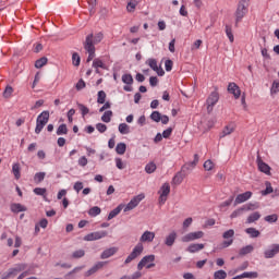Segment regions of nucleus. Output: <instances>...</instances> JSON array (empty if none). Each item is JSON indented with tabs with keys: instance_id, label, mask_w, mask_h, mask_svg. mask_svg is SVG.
Returning <instances> with one entry per match:
<instances>
[{
	"instance_id": "51",
	"label": "nucleus",
	"mask_w": 279,
	"mask_h": 279,
	"mask_svg": "<svg viewBox=\"0 0 279 279\" xmlns=\"http://www.w3.org/2000/svg\"><path fill=\"white\" fill-rule=\"evenodd\" d=\"M97 104H106V92L104 90L98 92Z\"/></svg>"
},
{
	"instance_id": "57",
	"label": "nucleus",
	"mask_w": 279,
	"mask_h": 279,
	"mask_svg": "<svg viewBox=\"0 0 279 279\" xmlns=\"http://www.w3.org/2000/svg\"><path fill=\"white\" fill-rule=\"evenodd\" d=\"M73 189L76 193H80L84 189V183L82 181H76L73 185Z\"/></svg>"
},
{
	"instance_id": "22",
	"label": "nucleus",
	"mask_w": 279,
	"mask_h": 279,
	"mask_svg": "<svg viewBox=\"0 0 279 279\" xmlns=\"http://www.w3.org/2000/svg\"><path fill=\"white\" fill-rule=\"evenodd\" d=\"M257 167L262 173H265L266 175H271V167H269V165H267L266 162L258 160Z\"/></svg>"
},
{
	"instance_id": "49",
	"label": "nucleus",
	"mask_w": 279,
	"mask_h": 279,
	"mask_svg": "<svg viewBox=\"0 0 279 279\" xmlns=\"http://www.w3.org/2000/svg\"><path fill=\"white\" fill-rule=\"evenodd\" d=\"M157 167H156V163L155 162H148L146 166H145V171L146 173H154V171H156Z\"/></svg>"
},
{
	"instance_id": "27",
	"label": "nucleus",
	"mask_w": 279,
	"mask_h": 279,
	"mask_svg": "<svg viewBox=\"0 0 279 279\" xmlns=\"http://www.w3.org/2000/svg\"><path fill=\"white\" fill-rule=\"evenodd\" d=\"M92 66L93 69H96V73H99V69H107L104 61L99 58L94 59Z\"/></svg>"
},
{
	"instance_id": "26",
	"label": "nucleus",
	"mask_w": 279,
	"mask_h": 279,
	"mask_svg": "<svg viewBox=\"0 0 279 279\" xmlns=\"http://www.w3.org/2000/svg\"><path fill=\"white\" fill-rule=\"evenodd\" d=\"M123 210V204H120L117 206V208H114L113 210H111L108 215V221L114 219V217H117L118 215H120V213Z\"/></svg>"
},
{
	"instance_id": "50",
	"label": "nucleus",
	"mask_w": 279,
	"mask_h": 279,
	"mask_svg": "<svg viewBox=\"0 0 279 279\" xmlns=\"http://www.w3.org/2000/svg\"><path fill=\"white\" fill-rule=\"evenodd\" d=\"M114 162H116L117 169L123 170L126 167L125 162H123V159H121L120 157H117L114 159Z\"/></svg>"
},
{
	"instance_id": "63",
	"label": "nucleus",
	"mask_w": 279,
	"mask_h": 279,
	"mask_svg": "<svg viewBox=\"0 0 279 279\" xmlns=\"http://www.w3.org/2000/svg\"><path fill=\"white\" fill-rule=\"evenodd\" d=\"M75 116V109H70L66 113L69 123H73V117Z\"/></svg>"
},
{
	"instance_id": "21",
	"label": "nucleus",
	"mask_w": 279,
	"mask_h": 279,
	"mask_svg": "<svg viewBox=\"0 0 279 279\" xmlns=\"http://www.w3.org/2000/svg\"><path fill=\"white\" fill-rule=\"evenodd\" d=\"M184 178H186V171H182L181 168V171L177 172L175 175L173 177L172 184L179 186V184L184 181Z\"/></svg>"
},
{
	"instance_id": "46",
	"label": "nucleus",
	"mask_w": 279,
	"mask_h": 279,
	"mask_svg": "<svg viewBox=\"0 0 279 279\" xmlns=\"http://www.w3.org/2000/svg\"><path fill=\"white\" fill-rule=\"evenodd\" d=\"M86 256V251L84 250H77L72 253V258H84Z\"/></svg>"
},
{
	"instance_id": "17",
	"label": "nucleus",
	"mask_w": 279,
	"mask_h": 279,
	"mask_svg": "<svg viewBox=\"0 0 279 279\" xmlns=\"http://www.w3.org/2000/svg\"><path fill=\"white\" fill-rule=\"evenodd\" d=\"M11 213L19 215V213H27V207L21 203H13L10 206Z\"/></svg>"
},
{
	"instance_id": "14",
	"label": "nucleus",
	"mask_w": 279,
	"mask_h": 279,
	"mask_svg": "<svg viewBox=\"0 0 279 279\" xmlns=\"http://www.w3.org/2000/svg\"><path fill=\"white\" fill-rule=\"evenodd\" d=\"M251 198H252V192L251 191L239 194L235 197L234 206H239V204H243V203L247 202V199H251Z\"/></svg>"
},
{
	"instance_id": "38",
	"label": "nucleus",
	"mask_w": 279,
	"mask_h": 279,
	"mask_svg": "<svg viewBox=\"0 0 279 279\" xmlns=\"http://www.w3.org/2000/svg\"><path fill=\"white\" fill-rule=\"evenodd\" d=\"M47 175L46 172H37L34 175V182H36V184H40V182H43V180H45V177Z\"/></svg>"
},
{
	"instance_id": "4",
	"label": "nucleus",
	"mask_w": 279,
	"mask_h": 279,
	"mask_svg": "<svg viewBox=\"0 0 279 279\" xmlns=\"http://www.w3.org/2000/svg\"><path fill=\"white\" fill-rule=\"evenodd\" d=\"M84 49L88 53L87 62L93 61L95 59V45L93 44V34L86 36Z\"/></svg>"
},
{
	"instance_id": "61",
	"label": "nucleus",
	"mask_w": 279,
	"mask_h": 279,
	"mask_svg": "<svg viewBox=\"0 0 279 279\" xmlns=\"http://www.w3.org/2000/svg\"><path fill=\"white\" fill-rule=\"evenodd\" d=\"M96 130H98L100 132V134H104V132H106V130H108V126L104 123H97Z\"/></svg>"
},
{
	"instance_id": "12",
	"label": "nucleus",
	"mask_w": 279,
	"mask_h": 279,
	"mask_svg": "<svg viewBox=\"0 0 279 279\" xmlns=\"http://www.w3.org/2000/svg\"><path fill=\"white\" fill-rule=\"evenodd\" d=\"M27 269V264H16L14 267L10 268L7 274H9V278H15L21 271H25Z\"/></svg>"
},
{
	"instance_id": "35",
	"label": "nucleus",
	"mask_w": 279,
	"mask_h": 279,
	"mask_svg": "<svg viewBox=\"0 0 279 279\" xmlns=\"http://www.w3.org/2000/svg\"><path fill=\"white\" fill-rule=\"evenodd\" d=\"M65 134H69V129L66 128V124H61L57 129V136H64Z\"/></svg>"
},
{
	"instance_id": "60",
	"label": "nucleus",
	"mask_w": 279,
	"mask_h": 279,
	"mask_svg": "<svg viewBox=\"0 0 279 279\" xmlns=\"http://www.w3.org/2000/svg\"><path fill=\"white\" fill-rule=\"evenodd\" d=\"M277 93H279V83L278 82H274L272 86L270 88V94L271 95H276Z\"/></svg>"
},
{
	"instance_id": "25",
	"label": "nucleus",
	"mask_w": 279,
	"mask_h": 279,
	"mask_svg": "<svg viewBox=\"0 0 279 279\" xmlns=\"http://www.w3.org/2000/svg\"><path fill=\"white\" fill-rule=\"evenodd\" d=\"M234 132V124H228L223 128L222 132L220 133V138H226V136H230Z\"/></svg>"
},
{
	"instance_id": "5",
	"label": "nucleus",
	"mask_w": 279,
	"mask_h": 279,
	"mask_svg": "<svg viewBox=\"0 0 279 279\" xmlns=\"http://www.w3.org/2000/svg\"><path fill=\"white\" fill-rule=\"evenodd\" d=\"M154 260H156V255L144 256L137 264L138 271L143 270V267H146V269H151V267H156V264H154Z\"/></svg>"
},
{
	"instance_id": "52",
	"label": "nucleus",
	"mask_w": 279,
	"mask_h": 279,
	"mask_svg": "<svg viewBox=\"0 0 279 279\" xmlns=\"http://www.w3.org/2000/svg\"><path fill=\"white\" fill-rule=\"evenodd\" d=\"M226 34L227 38H229L230 43H234V35L232 34V27L226 25Z\"/></svg>"
},
{
	"instance_id": "10",
	"label": "nucleus",
	"mask_w": 279,
	"mask_h": 279,
	"mask_svg": "<svg viewBox=\"0 0 279 279\" xmlns=\"http://www.w3.org/2000/svg\"><path fill=\"white\" fill-rule=\"evenodd\" d=\"M171 193V185L169 183H163L159 191V204H165L167 202V197H169V194Z\"/></svg>"
},
{
	"instance_id": "36",
	"label": "nucleus",
	"mask_w": 279,
	"mask_h": 279,
	"mask_svg": "<svg viewBox=\"0 0 279 279\" xmlns=\"http://www.w3.org/2000/svg\"><path fill=\"white\" fill-rule=\"evenodd\" d=\"M89 217H98L101 215V208L99 206H94L88 210Z\"/></svg>"
},
{
	"instance_id": "37",
	"label": "nucleus",
	"mask_w": 279,
	"mask_h": 279,
	"mask_svg": "<svg viewBox=\"0 0 279 279\" xmlns=\"http://www.w3.org/2000/svg\"><path fill=\"white\" fill-rule=\"evenodd\" d=\"M77 108H78L82 117H86V114H88V112H90V109H88V107H86V105H84V104L77 102Z\"/></svg>"
},
{
	"instance_id": "64",
	"label": "nucleus",
	"mask_w": 279,
	"mask_h": 279,
	"mask_svg": "<svg viewBox=\"0 0 279 279\" xmlns=\"http://www.w3.org/2000/svg\"><path fill=\"white\" fill-rule=\"evenodd\" d=\"M86 165H88V159L86 158V156H82V157L78 159V166H80V167H86Z\"/></svg>"
},
{
	"instance_id": "7",
	"label": "nucleus",
	"mask_w": 279,
	"mask_h": 279,
	"mask_svg": "<svg viewBox=\"0 0 279 279\" xmlns=\"http://www.w3.org/2000/svg\"><path fill=\"white\" fill-rule=\"evenodd\" d=\"M142 199H145V194H138L134 196L125 206L123 205L124 213H130V210H134L138 204H141Z\"/></svg>"
},
{
	"instance_id": "42",
	"label": "nucleus",
	"mask_w": 279,
	"mask_h": 279,
	"mask_svg": "<svg viewBox=\"0 0 279 279\" xmlns=\"http://www.w3.org/2000/svg\"><path fill=\"white\" fill-rule=\"evenodd\" d=\"M81 62H82V58L80 57V53L74 52L72 54V64H73V66H80Z\"/></svg>"
},
{
	"instance_id": "41",
	"label": "nucleus",
	"mask_w": 279,
	"mask_h": 279,
	"mask_svg": "<svg viewBox=\"0 0 279 279\" xmlns=\"http://www.w3.org/2000/svg\"><path fill=\"white\" fill-rule=\"evenodd\" d=\"M47 62H48L47 57H43V58L38 59L35 62V69H43V66H45V64H47Z\"/></svg>"
},
{
	"instance_id": "19",
	"label": "nucleus",
	"mask_w": 279,
	"mask_h": 279,
	"mask_svg": "<svg viewBox=\"0 0 279 279\" xmlns=\"http://www.w3.org/2000/svg\"><path fill=\"white\" fill-rule=\"evenodd\" d=\"M205 245L202 243H192L186 247V252L190 254H197V252H202L204 250Z\"/></svg>"
},
{
	"instance_id": "53",
	"label": "nucleus",
	"mask_w": 279,
	"mask_h": 279,
	"mask_svg": "<svg viewBox=\"0 0 279 279\" xmlns=\"http://www.w3.org/2000/svg\"><path fill=\"white\" fill-rule=\"evenodd\" d=\"M33 192L35 193V195H40L41 197H45V195H47V189L45 187H35Z\"/></svg>"
},
{
	"instance_id": "62",
	"label": "nucleus",
	"mask_w": 279,
	"mask_h": 279,
	"mask_svg": "<svg viewBox=\"0 0 279 279\" xmlns=\"http://www.w3.org/2000/svg\"><path fill=\"white\" fill-rule=\"evenodd\" d=\"M165 69H166V71L169 73L170 71H172V69H173V61H171V60H166V62H165Z\"/></svg>"
},
{
	"instance_id": "2",
	"label": "nucleus",
	"mask_w": 279,
	"mask_h": 279,
	"mask_svg": "<svg viewBox=\"0 0 279 279\" xmlns=\"http://www.w3.org/2000/svg\"><path fill=\"white\" fill-rule=\"evenodd\" d=\"M247 8H250V0H240L238 8L235 10V25H239L241 21L245 17V14H247Z\"/></svg>"
},
{
	"instance_id": "9",
	"label": "nucleus",
	"mask_w": 279,
	"mask_h": 279,
	"mask_svg": "<svg viewBox=\"0 0 279 279\" xmlns=\"http://www.w3.org/2000/svg\"><path fill=\"white\" fill-rule=\"evenodd\" d=\"M106 236H108L107 231H95L86 234L84 236V241H99L101 239H106Z\"/></svg>"
},
{
	"instance_id": "32",
	"label": "nucleus",
	"mask_w": 279,
	"mask_h": 279,
	"mask_svg": "<svg viewBox=\"0 0 279 279\" xmlns=\"http://www.w3.org/2000/svg\"><path fill=\"white\" fill-rule=\"evenodd\" d=\"M252 252H254V246L252 244H250V245L243 246L240 250L239 254L241 256H246V254H252Z\"/></svg>"
},
{
	"instance_id": "40",
	"label": "nucleus",
	"mask_w": 279,
	"mask_h": 279,
	"mask_svg": "<svg viewBox=\"0 0 279 279\" xmlns=\"http://www.w3.org/2000/svg\"><path fill=\"white\" fill-rule=\"evenodd\" d=\"M228 278V272L226 270H217L214 272V279H226Z\"/></svg>"
},
{
	"instance_id": "24",
	"label": "nucleus",
	"mask_w": 279,
	"mask_h": 279,
	"mask_svg": "<svg viewBox=\"0 0 279 279\" xmlns=\"http://www.w3.org/2000/svg\"><path fill=\"white\" fill-rule=\"evenodd\" d=\"M243 278H248V279H256L258 278V274L256 271H245L241 275H238L233 277L232 279H243Z\"/></svg>"
},
{
	"instance_id": "8",
	"label": "nucleus",
	"mask_w": 279,
	"mask_h": 279,
	"mask_svg": "<svg viewBox=\"0 0 279 279\" xmlns=\"http://www.w3.org/2000/svg\"><path fill=\"white\" fill-rule=\"evenodd\" d=\"M198 239H204V231H194L186 233L181 238L182 243H191L193 241H198Z\"/></svg>"
},
{
	"instance_id": "6",
	"label": "nucleus",
	"mask_w": 279,
	"mask_h": 279,
	"mask_svg": "<svg viewBox=\"0 0 279 279\" xmlns=\"http://www.w3.org/2000/svg\"><path fill=\"white\" fill-rule=\"evenodd\" d=\"M219 102V93L211 92L210 95L206 99L207 112L210 114L213 112L215 106Z\"/></svg>"
},
{
	"instance_id": "59",
	"label": "nucleus",
	"mask_w": 279,
	"mask_h": 279,
	"mask_svg": "<svg viewBox=\"0 0 279 279\" xmlns=\"http://www.w3.org/2000/svg\"><path fill=\"white\" fill-rule=\"evenodd\" d=\"M234 238V230L229 229L222 234V239H233Z\"/></svg>"
},
{
	"instance_id": "30",
	"label": "nucleus",
	"mask_w": 279,
	"mask_h": 279,
	"mask_svg": "<svg viewBox=\"0 0 279 279\" xmlns=\"http://www.w3.org/2000/svg\"><path fill=\"white\" fill-rule=\"evenodd\" d=\"M118 132H120L122 135H128L132 131L130 130V125H128V123H120L118 126Z\"/></svg>"
},
{
	"instance_id": "39",
	"label": "nucleus",
	"mask_w": 279,
	"mask_h": 279,
	"mask_svg": "<svg viewBox=\"0 0 279 279\" xmlns=\"http://www.w3.org/2000/svg\"><path fill=\"white\" fill-rule=\"evenodd\" d=\"M243 213H245V208L242 206V207L235 209L234 211H232V214L230 215V218L236 219V217H241V215H243Z\"/></svg>"
},
{
	"instance_id": "31",
	"label": "nucleus",
	"mask_w": 279,
	"mask_h": 279,
	"mask_svg": "<svg viewBox=\"0 0 279 279\" xmlns=\"http://www.w3.org/2000/svg\"><path fill=\"white\" fill-rule=\"evenodd\" d=\"M245 232L246 234H250L251 239H258V236H260V231L255 228H247L245 229Z\"/></svg>"
},
{
	"instance_id": "55",
	"label": "nucleus",
	"mask_w": 279,
	"mask_h": 279,
	"mask_svg": "<svg viewBox=\"0 0 279 279\" xmlns=\"http://www.w3.org/2000/svg\"><path fill=\"white\" fill-rule=\"evenodd\" d=\"M204 169L205 171H213V169H215V163L213 162V160L208 159L204 162Z\"/></svg>"
},
{
	"instance_id": "44",
	"label": "nucleus",
	"mask_w": 279,
	"mask_h": 279,
	"mask_svg": "<svg viewBox=\"0 0 279 279\" xmlns=\"http://www.w3.org/2000/svg\"><path fill=\"white\" fill-rule=\"evenodd\" d=\"M161 117H162V114L159 111H153L151 114H150V119L155 123H160Z\"/></svg>"
},
{
	"instance_id": "45",
	"label": "nucleus",
	"mask_w": 279,
	"mask_h": 279,
	"mask_svg": "<svg viewBox=\"0 0 279 279\" xmlns=\"http://www.w3.org/2000/svg\"><path fill=\"white\" fill-rule=\"evenodd\" d=\"M136 5H138V2L136 0H131L126 5V11L134 12L136 10Z\"/></svg>"
},
{
	"instance_id": "23",
	"label": "nucleus",
	"mask_w": 279,
	"mask_h": 279,
	"mask_svg": "<svg viewBox=\"0 0 279 279\" xmlns=\"http://www.w3.org/2000/svg\"><path fill=\"white\" fill-rule=\"evenodd\" d=\"M197 162H199V156L194 155V160L189 163H185L182 167V171H192V169H195V167H197Z\"/></svg>"
},
{
	"instance_id": "48",
	"label": "nucleus",
	"mask_w": 279,
	"mask_h": 279,
	"mask_svg": "<svg viewBox=\"0 0 279 279\" xmlns=\"http://www.w3.org/2000/svg\"><path fill=\"white\" fill-rule=\"evenodd\" d=\"M104 40V33H97L95 36L93 35V45H99V43Z\"/></svg>"
},
{
	"instance_id": "13",
	"label": "nucleus",
	"mask_w": 279,
	"mask_h": 279,
	"mask_svg": "<svg viewBox=\"0 0 279 279\" xmlns=\"http://www.w3.org/2000/svg\"><path fill=\"white\" fill-rule=\"evenodd\" d=\"M107 262H97L93 268L88 269L85 272V278H89V276H93L94 274H97L99 269H104L106 266Z\"/></svg>"
},
{
	"instance_id": "16",
	"label": "nucleus",
	"mask_w": 279,
	"mask_h": 279,
	"mask_svg": "<svg viewBox=\"0 0 279 279\" xmlns=\"http://www.w3.org/2000/svg\"><path fill=\"white\" fill-rule=\"evenodd\" d=\"M117 252H119V248L116 246L106 248L105 251H102V253L100 254V258L102 260H106L107 258H110L112 256H114V254H117Z\"/></svg>"
},
{
	"instance_id": "18",
	"label": "nucleus",
	"mask_w": 279,
	"mask_h": 279,
	"mask_svg": "<svg viewBox=\"0 0 279 279\" xmlns=\"http://www.w3.org/2000/svg\"><path fill=\"white\" fill-rule=\"evenodd\" d=\"M228 93H231V95H233L235 99H239V97H241V88H239V85H236V83H229Z\"/></svg>"
},
{
	"instance_id": "56",
	"label": "nucleus",
	"mask_w": 279,
	"mask_h": 279,
	"mask_svg": "<svg viewBox=\"0 0 279 279\" xmlns=\"http://www.w3.org/2000/svg\"><path fill=\"white\" fill-rule=\"evenodd\" d=\"M265 221H267L268 223H276V221H278V215L272 214V215H268L265 218Z\"/></svg>"
},
{
	"instance_id": "11",
	"label": "nucleus",
	"mask_w": 279,
	"mask_h": 279,
	"mask_svg": "<svg viewBox=\"0 0 279 279\" xmlns=\"http://www.w3.org/2000/svg\"><path fill=\"white\" fill-rule=\"evenodd\" d=\"M122 82L125 84L123 86V90H125V93H132V90H134L132 87V84H134V77H132V74H123Z\"/></svg>"
},
{
	"instance_id": "1",
	"label": "nucleus",
	"mask_w": 279,
	"mask_h": 279,
	"mask_svg": "<svg viewBox=\"0 0 279 279\" xmlns=\"http://www.w3.org/2000/svg\"><path fill=\"white\" fill-rule=\"evenodd\" d=\"M156 239V233L153 231H144L143 234L140 238V242L134 246L133 251L130 253V255L124 260V265H130L132 260H135V258H138L141 254H143V243H151Z\"/></svg>"
},
{
	"instance_id": "33",
	"label": "nucleus",
	"mask_w": 279,
	"mask_h": 279,
	"mask_svg": "<svg viewBox=\"0 0 279 279\" xmlns=\"http://www.w3.org/2000/svg\"><path fill=\"white\" fill-rule=\"evenodd\" d=\"M258 219H260V213L255 211L247 217L246 223H254V221H258Z\"/></svg>"
},
{
	"instance_id": "20",
	"label": "nucleus",
	"mask_w": 279,
	"mask_h": 279,
	"mask_svg": "<svg viewBox=\"0 0 279 279\" xmlns=\"http://www.w3.org/2000/svg\"><path fill=\"white\" fill-rule=\"evenodd\" d=\"M177 239L178 233L175 231L170 232L165 239V245H167V247H173Z\"/></svg>"
},
{
	"instance_id": "54",
	"label": "nucleus",
	"mask_w": 279,
	"mask_h": 279,
	"mask_svg": "<svg viewBox=\"0 0 279 279\" xmlns=\"http://www.w3.org/2000/svg\"><path fill=\"white\" fill-rule=\"evenodd\" d=\"M274 193V187L271 186V183L269 181L266 182V189L265 191H262V195H269Z\"/></svg>"
},
{
	"instance_id": "3",
	"label": "nucleus",
	"mask_w": 279,
	"mask_h": 279,
	"mask_svg": "<svg viewBox=\"0 0 279 279\" xmlns=\"http://www.w3.org/2000/svg\"><path fill=\"white\" fill-rule=\"evenodd\" d=\"M47 123H49V111H43L36 119L35 134H40Z\"/></svg>"
},
{
	"instance_id": "34",
	"label": "nucleus",
	"mask_w": 279,
	"mask_h": 279,
	"mask_svg": "<svg viewBox=\"0 0 279 279\" xmlns=\"http://www.w3.org/2000/svg\"><path fill=\"white\" fill-rule=\"evenodd\" d=\"M101 121L104 123H110L112 121V110L105 111L101 116Z\"/></svg>"
},
{
	"instance_id": "58",
	"label": "nucleus",
	"mask_w": 279,
	"mask_h": 279,
	"mask_svg": "<svg viewBox=\"0 0 279 279\" xmlns=\"http://www.w3.org/2000/svg\"><path fill=\"white\" fill-rule=\"evenodd\" d=\"M244 211L247 213L250 210H256L258 208V204H247L243 205Z\"/></svg>"
},
{
	"instance_id": "28",
	"label": "nucleus",
	"mask_w": 279,
	"mask_h": 279,
	"mask_svg": "<svg viewBox=\"0 0 279 279\" xmlns=\"http://www.w3.org/2000/svg\"><path fill=\"white\" fill-rule=\"evenodd\" d=\"M12 173L15 180H21V163L15 162L12 165Z\"/></svg>"
},
{
	"instance_id": "47",
	"label": "nucleus",
	"mask_w": 279,
	"mask_h": 279,
	"mask_svg": "<svg viewBox=\"0 0 279 279\" xmlns=\"http://www.w3.org/2000/svg\"><path fill=\"white\" fill-rule=\"evenodd\" d=\"M12 93H14V88H12V86L8 85L3 92L4 99H10V97H12Z\"/></svg>"
},
{
	"instance_id": "15",
	"label": "nucleus",
	"mask_w": 279,
	"mask_h": 279,
	"mask_svg": "<svg viewBox=\"0 0 279 279\" xmlns=\"http://www.w3.org/2000/svg\"><path fill=\"white\" fill-rule=\"evenodd\" d=\"M279 253V244H271L269 248L264 252L265 258H274Z\"/></svg>"
},
{
	"instance_id": "43",
	"label": "nucleus",
	"mask_w": 279,
	"mask_h": 279,
	"mask_svg": "<svg viewBox=\"0 0 279 279\" xmlns=\"http://www.w3.org/2000/svg\"><path fill=\"white\" fill-rule=\"evenodd\" d=\"M146 64H148V66H150V69H153V71H158V61L156 59H148L146 61Z\"/></svg>"
},
{
	"instance_id": "29",
	"label": "nucleus",
	"mask_w": 279,
	"mask_h": 279,
	"mask_svg": "<svg viewBox=\"0 0 279 279\" xmlns=\"http://www.w3.org/2000/svg\"><path fill=\"white\" fill-rule=\"evenodd\" d=\"M126 149H128V145L123 142L118 143L117 146H116V153L119 156H123V154H125Z\"/></svg>"
}]
</instances>
